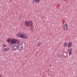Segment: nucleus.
I'll return each instance as SVG.
<instances>
[{
  "label": "nucleus",
  "mask_w": 77,
  "mask_h": 77,
  "mask_svg": "<svg viewBox=\"0 0 77 77\" xmlns=\"http://www.w3.org/2000/svg\"><path fill=\"white\" fill-rule=\"evenodd\" d=\"M23 48V45L22 44H20L18 46L17 45V48L19 50H21Z\"/></svg>",
  "instance_id": "nucleus-2"
},
{
  "label": "nucleus",
  "mask_w": 77,
  "mask_h": 77,
  "mask_svg": "<svg viewBox=\"0 0 77 77\" xmlns=\"http://www.w3.org/2000/svg\"><path fill=\"white\" fill-rule=\"evenodd\" d=\"M67 45V43H66V42H65L63 44L64 47H66Z\"/></svg>",
  "instance_id": "nucleus-12"
},
{
  "label": "nucleus",
  "mask_w": 77,
  "mask_h": 77,
  "mask_svg": "<svg viewBox=\"0 0 77 77\" xmlns=\"http://www.w3.org/2000/svg\"><path fill=\"white\" fill-rule=\"evenodd\" d=\"M40 1L41 0H33L32 2L35 3H39Z\"/></svg>",
  "instance_id": "nucleus-6"
},
{
  "label": "nucleus",
  "mask_w": 77,
  "mask_h": 77,
  "mask_svg": "<svg viewBox=\"0 0 77 77\" xmlns=\"http://www.w3.org/2000/svg\"><path fill=\"white\" fill-rule=\"evenodd\" d=\"M17 36L21 39H27L28 38V35H26V34L21 32H19L17 34Z\"/></svg>",
  "instance_id": "nucleus-1"
},
{
  "label": "nucleus",
  "mask_w": 77,
  "mask_h": 77,
  "mask_svg": "<svg viewBox=\"0 0 77 77\" xmlns=\"http://www.w3.org/2000/svg\"><path fill=\"white\" fill-rule=\"evenodd\" d=\"M72 45V43L71 42H70L69 43V45H68V48H70V47H71Z\"/></svg>",
  "instance_id": "nucleus-10"
},
{
  "label": "nucleus",
  "mask_w": 77,
  "mask_h": 77,
  "mask_svg": "<svg viewBox=\"0 0 77 77\" xmlns=\"http://www.w3.org/2000/svg\"><path fill=\"white\" fill-rule=\"evenodd\" d=\"M1 76H2V75L1 74H0V77H1Z\"/></svg>",
  "instance_id": "nucleus-18"
},
{
  "label": "nucleus",
  "mask_w": 77,
  "mask_h": 77,
  "mask_svg": "<svg viewBox=\"0 0 77 77\" xmlns=\"http://www.w3.org/2000/svg\"><path fill=\"white\" fill-rule=\"evenodd\" d=\"M57 56V57H59V58H61V57H62V54H60V53H58Z\"/></svg>",
  "instance_id": "nucleus-7"
},
{
  "label": "nucleus",
  "mask_w": 77,
  "mask_h": 77,
  "mask_svg": "<svg viewBox=\"0 0 77 77\" xmlns=\"http://www.w3.org/2000/svg\"><path fill=\"white\" fill-rule=\"evenodd\" d=\"M6 45H3V47H5V46H6Z\"/></svg>",
  "instance_id": "nucleus-17"
},
{
  "label": "nucleus",
  "mask_w": 77,
  "mask_h": 77,
  "mask_svg": "<svg viewBox=\"0 0 77 77\" xmlns=\"http://www.w3.org/2000/svg\"><path fill=\"white\" fill-rule=\"evenodd\" d=\"M33 28H31L30 30L32 31L33 30Z\"/></svg>",
  "instance_id": "nucleus-16"
},
{
  "label": "nucleus",
  "mask_w": 77,
  "mask_h": 77,
  "mask_svg": "<svg viewBox=\"0 0 77 77\" xmlns=\"http://www.w3.org/2000/svg\"><path fill=\"white\" fill-rule=\"evenodd\" d=\"M8 50L9 48H6L4 49V50L5 51H7V50Z\"/></svg>",
  "instance_id": "nucleus-13"
},
{
  "label": "nucleus",
  "mask_w": 77,
  "mask_h": 77,
  "mask_svg": "<svg viewBox=\"0 0 77 77\" xmlns=\"http://www.w3.org/2000/svg\"><path fill=\"white\" fill-rule=\"evenodd\" d=\"M68 51H69V55L71 54L72 53V52H71V51H72V48H69L68 50Z\"/></svg>",
  "instance_id": "nucleus-9"
},
{
  "label": "nucleus",
  "mask_w": 77,
  "mask_h": 77,
  "mask_svg": "<svg viewBox=\"0 0 77 77\" xmlns=\"http://www.w3.org/2000/svg\"><path fill=\"white\" fill-rule=\"evenodd\" d=\"M63 27L64 28V29L65 30H67L68 29V26H67V24H65L63 25Z\"/></svg>",
  "instance_id": "nucleus-5"
},
{
  "label": "nucleus",
  "mask_w": 77,
  "mask_h": 77,
  "mask_svg": "<svg viewBox=\"0 0 77 77\" xmlns=\"http://www.w3.org/2000/svg\"><path fill=\"white\" fill-rule=\"evenodd\" d=\"M11 42L12 44H16V43H17V40L16 39H13L11 40Z\"/></svg>",
  "instance_id": "nucleus-4"
},
{
  "label": "nucleus",
  "mask_w": 77,
  "mask_h": 77,
  "mask_svg": "<svg viewBox=\"0 0 77 77\" xmlns=\"http://www.w3.org/2000/svg\"><path fill=\"white\" fill-rule=\"evenodd\" d=\"M29 24H30V25H32L33 24V23L32 22V21H30L29 22Z\"/></svg>",
  "instance_id": "nucleus-14"
},
{
  "label": "nucleus",
  "mask_w": 77,
  "mask_h": 77,
  "mask_svg": "<svg viewBox=\"0 0 77 77\" xmlns=\"http://www.w3.org/2000/svg\"><path fill=\"white\" fill-rule=\"evenodd\" d=\"M41 43L40 42L38 43V44L37 45V46H40V45H41Z\"/></svg>",
  "instance_id": "nucleus-15"
},
{
  "label": "nucleus",
  "mask_w": 77,
  "mask_h": 77,
  "mask_svg": "<svg viewBox=\"0 0 77 77\" xmlns=\"http://www.w3.org/2000/svg\"><path fill=\"white\" fill-rule=\"evenodd\" d=\"M29 22L28 21H26L25 23V24L26 27H29Z\"/></svg>",
  "instance_id": "nucleus-8"
},
{
  "label": "nucleus",
  "mask_w": 77,
  "mask_h": 77,
  "mask_svg": "<svg viewBox=\"0 0 77 77\" xmlns=\"http://www.w3.org/2000/svg\"><path fill=\"white\" fill-rule=\"evenodd\" d=\"M7 41L8 42V43H10V42L11 41V39L10 38H8L7 39Z\"/></svg>",
  "instance_id": "nucleus-11"
},
{
  "label": "nucleus",
  "mask_w": 77,
  "mask_h": 77,
  "mask_svg": "<svg viewBox=\"0 0 77 77\" xmlns=\"http://www.w3.org/2000/svg\"><path fill=\"white\" fill-rule=\"evenodd\" d=\"M12 49L13 51H15L17 49V45H13L12 47Z\"/></svg>",
  "instance_id": "nucleus-3"
}]
</instances>
